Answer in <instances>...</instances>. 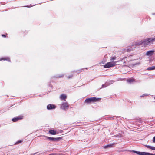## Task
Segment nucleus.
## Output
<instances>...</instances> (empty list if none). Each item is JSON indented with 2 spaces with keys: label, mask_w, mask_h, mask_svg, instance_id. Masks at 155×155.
Instances as JSON below:
<instances>
[{
  "label": "nucleus",
  "mask_w": 155,
  "mask_h": 155,
  "mask_svg": "<svg viewBox=\"0 0 155 155\" xmlns=\"http://www.w3.org/2000/svg\"><path fill=\"white\" fill-rule=\"evenodd\" d=\"M155 41V38H148L143 40V45L145 47L149 45L151 43Z\"/></svg>",
  "instance_id": "1"
},
{
  "label": "nucleus",
  "mask_w": 155,
  "mask_h": 155,
  "mask_svg": "<svg viewBox=\"0 0 155 155\" xmlns=\"http://www.w3.org/2000/svg\"><path fill=\"white\" fill-rule=\"evenodd\" d=\"M101 99L100 98H96L95 97H91L86 99L85 100V103L87 104L91 103L98 101Z\"/></svg>",
  "instance_id": "2"
},
{
  "label": "nucleus",
  "mask_w": 155,
  "mask_h": 155,
  "mask_svg": "<svg viewBox=\"0 0 155 155\" xmlns=\"http://www.w3.org/2000/svg\"><path fill=\"white\" fill-rule=\"evenodd\" d=\"M132 152L134 153H136L138 155H155V154L151 153L148 152H140L135 150H132Z\"/></svg>",
  "instance_id": "3"
},
{
  "label": "nucleus",
  "mask_w": 155,
  "mask_h": 155,
  "mask_svg": "<svg viewBox=\"0 0 155 155\" xmlns=\"http://www.w3.org/2000/svg\"><path fill=\"white\" fill-rule=\"evenodd\" d=\"M117 63L116 61L110 62H108L104 66V67L105 68H109L112 67H113L116 65V64Z\"/></svg>",
  "instance_id": "4"
},
{
  "label": "nucleus",
  "mask_w": 155,
  "mask_h": 155,
  "mask_svg": "<svg viewBox=\"0 0 155 155\" xmlns=\"http://www.w3.org/2000/svg\"><path fill=\"white\" fill-rule=\"evenodd\" d=\"M47 138V139L51 140L53 142H57L59 141L61 139V137H59L57 138L51 137L47 136H45Z\"/></svg>",
  "instance_id": "5"
},
{
  "label": "nucleus",
  "mask_w": 155,
  "mask_h": 155,
  "mask_svg": "<svg viewBox=\"0 0 155 155\" xmlns=\"http://www.w3.org/2000/svg\"><path fill=\"white\" fill-rule=\"evenodd\" d=\"M69 107V106L67 102H63L61 104V108L63 110H65L68 108Z\"/></svg>",
  "instance_id": "6"
},
{
  "label": "nucleus",
  "mask_w": 155,
  "mask_h": 155,
  "mask_svg": "<svg viewBox=\"0 0 155 155\" xmlns=\"http://www.w3.org/2000/svg\"><path fill=\"white\" fill-rule=\"evenodd\" d=\"M56 108V106L53 104H50L47 106V109L48 110L55 109Z\"/></svg>",
  "instance_id": "7"
},
{
  "label": "nucleus",
  "mask_w": 155,
  "mask_h": 155,
  "mask_svg": "<svg viewBox=\"0 0 155 155\" xmlns=\"http://www.w3.org/2000/svg\"><path fill=\"white\" fill-rule=\"evenodd\" d=\"M22 118V116H18L12 118V121L14 122H16L19 120H21Z\"/></svg>",
  "instance_id": "8"
},
{
  "label": "nucleus",
  "mask_w": 155,
  "mask_h": 155,
  "mask_svg": "<svg viewBox=\"0 0 155 155\" xmlns=\"http://www.w3.org/2000/svg\"><path fill=\"white\" fill-rule=\"evenodd\" d=\"M64 74H58L56 76H54L52 77L51 78V81H52V79L54 78H63L64 77Z\"/></svg>",
  "instance_id": "9"
},
{
  "label": "nucleus",
  "mask_w": 155,
  "mask_h": 155,
  "mask_svg": "<svg viewBox=\"0 0 155 155\" xmlns=\"http://www.w3.org/2000/svg\"><path fill=\"white\" fill-rule=\"evenodd\" d=\"M154 53V51L153 50H150L147 52L146 55L147 56H150L153 55Z\"/></svg>",
  "instance_id": "10"
},
{
  "label": "nucleus",
  "mask_w": 155,
  "mask_h": 155,
  "mask_svg": "<svg viewBox=\"0 0 155 155\" xmlns=\"http://www.w3.org/2000/svg\"><path fill=\"white\" fill-rule=\"evenodd\" d=\"M67 98V96L64 94L61 95L60 97V99L62 100H65Z\"/></svg>",
  "instance_id": "11"
},
{
  "label": "nucleus",
  "mask_w": 155,
  "mask_h": 155,
  "mask_svg": "<svg viewBox=\"0 0 155 155\" xmlns=\"http://www.w3.org/2000/svg\"><path fill=\"white\" fill-rule=\"evenodd\" d=\"M2 60H3V61L6 60L8 62L11 61L10 58L8 57H3V58H0V61H2Z\"/></svg>",
  "instance_id": "12"
},
{
  "label": "nucleus",
  "mask_w": 155,
  "mask_h": 155,
  "mask_svg": "<svg viewBox=\"0 0 155 155\" xmlns=\"http://www.w3.org/2000/svg\"><path fill=\"white\" fill-rule=\"evenodd\" d=\"M114 144V143L111 144H107L106 145H105L103 146L104 148L105 149H106L107 148H108L109 147H110L113 146V145Z\"/></svg>",
  "instance_id": "13"
},
{
  "label": "nucleus",
  "mask_w": 155,
  "mask_h": 155,
  "mask_svg": "<svg viewBox=\"0 0 155 155\" xmlns=\"http://www.w3.org/2000/svg\"><path fill=\"white\" fill-rule=\"evenodd\" d=\"M143 40L141 41H138L135 43V45H143Z\"/></svg>",
  "instance_id": "14"
},
{
  "label": "nucleus",
  "mask_w": 155,
  "mask_h": 155,
  "mask_svg": "<svg viewBox=\"0 0 155 155\" xmlns=\"http://www.w3.org/2000/svg\"><path fill=\"white\" fill-rule=\"evenodd\" d=\"M49 133L51 134L54 135L57 134L56 131L53 130H50L49 131Z\"/></svg>",
  "instance_id": "15"
},
{
  "label": "nucleus",
  "mask_w": 155,
  "mask_h": 155,
  "mask_svg": "<svg viewBox=\"0 0 155 155\" xmlns=\"http://www.w3.org/2000/svg\"><path fill=\"white\" fill-rule=\"evenodd\" d=\"M127 82L131 83L132 82L134 81V79L133 78H130L127 79Z\"/></svg>",
  "instance_id": "16"
},
{
  "label": "nucleus",
  "mask_w": 155,
  "mask_h": 155,
  "mask_svg": "<svg viewBox=\"0 0 155 155\" xmlns=\"http://www.w3.org/2000/svg\"><path fill=\"white\" fill-rule=\"evenodd\" d=\"M109 84L108 83H106L102 85V87L101 88H103L109 86Z\"/></svg>",
  "instance_id": "17"
},
{
  "label": "nucleus",
  "mask_w": 155,
  "mask_h": 155,
  "mask_svg": "<svg viewBox=\"0 0 155 155\" xmlns=\"http://www.w3.org/2000/svg\"><path fill=\"white\" fill-rule=\"evenodd\" d=\"M147 70H155V66L148 67L147 68Z\"/></svg>",
  "instance_id": "18"
},
{
  "label": "nucleus",
  "mask_w": 155,
  "mask_h": 155,
  "mask_svg": "<svg viewBox=\"0 0 155 155\" xmlns=\"http://www.w3.org/2000/svg\"><path fill=\"white\" fill-rule=\"evenodd\" d=\"M145 146L148 148L154 150V147H152L150 145H145Z\"/></svg>",
  "instance_id": "19"
},
{
  "label": "nucleus",
  "mask_w": 155,
  "mask_h": 155,
  "mask_svg": "<svg viewBox=\"0 0 155 155\" xmlns=\"http://www.w3.org/2000/svg\"><path fill=\"white\" fill-rule=\"evenodd\" d=\"M84 69H87V68H82L81 70H80L78 71H72V72L73 73H74V72H77V71H79V72H80L82 71V70H83Z\"/></svg>",
  "instance_id": "20"
},
{
  "label": "nucleus",
  "mask_w": 155,
  "mask_h": 155,
  "mask_svg": "<svg viewBox=\"0 0 155 155\" xmlns=\"http://www.w3.org/2000/svg\"><path fill=\"white\" fill-rule=\"evenodd\" d=\"M116 57L115 56H113V57L111 56L110 57V61L114 60H115L116 59Z\"/></svg>",
  "instance_id": "21"
},
{
  "label": "nucleus",
  "mask_w": 155,
  "mask_h": 155,
  "mask_svg": "<svg viewBox=\"0 0 155 155\" xmlns=\"http://www.w3.org/2000/svg\"><path fill=\"white\" fill-rule=\"evenodd\" d=\"M125 50L126 51L129 52H130L131 51V49L130 48H126Z\"/></svg>",
  "instance_id": "22"
},
{
  "label": "nucleus",
  "mask_w": 155,
  "mask_h": 155,
  "mask_svg": "<svg viewBox=\"0 0 155 155\" xmlns=\"http://www.w3.org/2000/svg\"><path fill=\"white\" fill-rule=\"evenodd\" d=\"M22 142V141L21 140H18V141L17 142L15 143V145H16V144H19L20 143H21Z\"/></svg>",
  "instance_id": "23"
},
{
  "label": "nucleus",
  "mask_w": 155,
  "mask_h": 155,
  "mask_svg": "<svg viewBox=\"0 0 155 155\" xmlns=\"http://www.w3.org/2000/svg\"><path fill=\"white\" fill-rule=\"evenodd\" d=\"M148 95H149L148 94H143L142 95L140 96V97H144L145 96H147Z\"/></svg>",
  "instance_id": "24"
},
{
  "label": "nucleus",
  "mask_w": 155,
  "mask_h": 155,
  "mask_svg": "<svg viewBox=\"0 0 155 155\" xmlns=\"http://www.w3.org/2000/svg\"><path fill=\"white\" fill-rule=\"evenodd\" d=\"M73 75H69V76H68L67 78H68V79H70V78H72V77H73Z\"/></svg>",
  "instance_id": "25"
},
{
  "label": "nucleus",
  "mask_w": 155,
  "mask_h": 155,
  "mask_svg": "<svg viewBox=\"0 0 155 155\" xmlns=\"http://www.w3.org/2000/svg\"><path fill=\"white\" fill-rule=\"evenodd\" d=\"M153 142L154 143H155V136L153 137Z\"/></svg>",
  "instance_id": "26"
},
{
  "label": "nucleus",
  "mask_w": 155,
  "mask_h": 155,
  "mask_svg": "<svg viewBox=\"0 0 155 155\" xmlns=\"http://www.w3.org/2000/svg\"><path fill=\"white\" fill-rule=\"evenodd\" d=\"M56 155V153H54L50 154H49L48 155Z\"/></svg>",
  "instance_id": "27"
},
{
  "label": "nucleus",
  "mask_w": 155,
  "mask_h": 155,
  "mask_svg": "<svg viewBox=\"0 0 155 155\" xmlns=\"http://www.w3.org/2000/svg\"><path fill=\"white\" fill-rule=\"evenodd\" d=\"M2 36L3 37H6V35L4 34H2Z\"/></svg>",
  "instance_id": "28"
},
{
  "label": "nucleus",
  "mask_w": 155,
  "mask_h": 155,
  "mask_svg": "<svg viewBox=\"0 0 155 155\" xmlns=\"http://www.w3.org/2000/svg\"><path fill=\"white\" fill-rule=\"evenodd\" d=\"M48 85L49 86L51 87H52V85H51V84H48Z\"/></svg>",
  "instance_id": "29"
},
{
  "label": "nucleus",
  "mask_w": 155,
  "mask_h": 155,
  "mask_svg": "<svg viewBox=\"0 0 155 155\" xmlns=\"http://www.w3.org/2000/svg\"><path fill=\"white\" fill-rule=\"evenodd\" d=\"M38 153V152H36V153H35L33 154H31V155H35L36 154H37V153Z\"/></svg>",
  "instance_id": "30"
},
{
  "label": "nucleus",
  "mask_w": 155,
  "mask_h": 155,
  "mask_svg": "<svg viewBox=\"0 0 155 155\" xmlns=\"http://www.w3.org/2000/svg\"><path fill=\"white\" fill-rule=\"evenodd\" d=\"M111 120H113V117H110L109 118Z\"/></svg>",
  "instance_id": "31"
},
{
  "label": "nucleus",
  "mask_w": 155,
  "mask_h": 155,
  "mask_svg": "<svg viewBox=\"0 0 155 155\" xmlns=\"http://www.w3.org/2000/svg\"><path fill=\"white\" fill-rule=\"evenodd\" d=\"M25 7H28V8H29V7H30L28 6V5H27V6H25Z\"/></svg>",
  "instance_id": "32"
},
{
  "label": "nucleus",
  "mask_w": 155,
  "mask_h": 155,
  "mask_svg": "<svg viewBox=\"0 0 155 155\" xmlns=\"http://www.w3.org/2000/svg\"><path fill=\"white\" fill-rule=\"evenodd\" d=\"M152 15H155V13H153V14H152Z\"/></svg>",
  "instance_id": "33"
},
{
  "label": "nucleus",
  "mask_w": 155,
  "mask_h": 155,
  "mask_svg": "<svg viewBox=\"0 0 155 155\" xmlns=\"http://www.w3.org/2000/svg\"><path fill=\"white\" fill-rule=\"evenodd\" d=\"M118 136V135H115V137H117Z\"/></svg>",
  "instance_id": "34"
},
{
  "label": "nucleus",
  "mask_w": 155,
  "mask_h": 155,
  "mask_svg": "<svg viewBox=\"0 0 155 155\" xmlns=\"http://www.w3.org/2000/svg\"><path fill=\"white\" fill-rule=\"evenodd\" d=\"M154 150H155V147H154Z\"/></svg>",
  "instance_id": "35"
}]
</instances>
